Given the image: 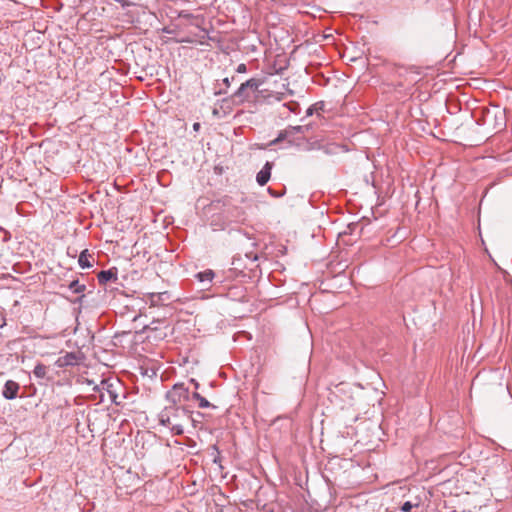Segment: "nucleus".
Here are the masks:
<instances>
[{"instance_id":"1","label":"nucleus","mask_w":512,"mask_h":512,"mask_svg":"<svg viewBox=\"0 0 512 512\" xmlns=\"http://www.w3.org/2000/svg\"><path fill=\"white\" fill-rule=\"evenodd\" d=\"M191 418V412L184 406L168 405L159 414V421L175 435L184 433L185 425Z\"/></svg>"},{"instance_id":"2","label":"nucleus","mask_w":512,"mask_h":512,"mask_svg":"<svg viewBox=\"0 0 512 512\" xmlns=\"http://www.w3.org/2000/svg\"><path fill=\"white\" fill-rule=\"evenodd\" d=\"M309 126H289L286 129L282 130L277 138L272 140L269 143V146H273L278 144L281 141L287 140L291 145H299V143L296 142V140L293 138L296 134H305L308 132Z\"/></svg>"},{"instance_id":"3","label":"nucleus","mask_w":512,"mask_h":512,"mask_svg":"<svg viewBox=\"0 0 512 512\" xmlns=\"http://www.w3.org/2000/svg\"><path fill=\"white\" fill-rule=\"evenodd\" d=\"M264 83L262 79L250 78L242 83L240 87L233 94V98L238 99L240 102L246 101L250 97V91L255 92Z\"/></svg>"},{"instance_id":"4","label":"nucleus","mask_w":512,"mask_h":512,"mask_svg":"<svg viewBox=\"0 0 512 512\" xmlns=\"http://www.w3.org/2000/svg\"><path fill=\"white\" fill-rule=\"evenodd\" d=\"M190 397L189 390L184 384H175L166 394L167 400L171 403L170 405L182 406L183 403L190 400Z\"/></svg>"},{"instance_id":"5","label":"nucleus","mask_w":512,"mask_h":512,"mask_svg":"<svg viewBox=\"0 0 512 512\" xmlns=\"http://www.w3.org/2000/svg\"><path fill=\"white\" fill-rule=\"evenodd\" d=\"M19 390V384L13 380L6 381L3 389L4 398L11 400L17 397V393Z\"/></svg>"},{"instance_id":"6","label":"nucleus","mask_w":512,"mask_h":512,"mask_svg":"<svg viewBox=\"0 0 512 512\" xmlns=\"http://www.w3.org/2000/svg\"><path fill=\"white\" fill-rule=\"evenodd\" d=\"M273 164L266 162L264 167L257 173L256 180L260 186H264L270 179Z\"/></svg>"},{"instance_id":"7","label":"nucleus","mask_w":512,"mask_h":512,"mask_svg":"<svg viewBox=\"0 0 512 512\" xmlns=\"http://www.w3.org/2000/svg\"><path fill=\"white\" fill-rule=\"evenodd\" d=\"M78 358L75 353L69 352L59 357L56 361L58 367L72 366L77 364Z\"/></svg>"},{"instance_id":"8","label":"nucleus","mask_w":512,"mask_h":512,"mask_svg":"<svg viewBox=\"0 0 512 512\" xmlns=\"http://www.w3.org/2000/svg\"><path fill=\"white\" fill-rule=\"evenodd\" d=\"M93 262L94 258L88 253L87 250H84L80 253L78 263L82 269L91 268L93 266Z\"/></svg>"},{"instance_id":"9","label":"nucleus","mask_w":512,"mask_h":512,"mask_svg":"<svg viewBox=\"0 0 512 512\" xmlns=\"http://www.w3.org/2000/svg\"><path fill=\"white\" fill-rule=\"evenodd\" d=\"M116 272L112 270H103L98 274V281L101 284L107 283L110 280H116Z\"/></svg>"},{"instance_id":"10","label":"nucleus","mask_w":512,"mask_h":512,"mask_svg":"<svg viewBox=\"0 0 512 512\" xmlns=\"http://www.w3.org/2000/svg\"><path fill=\"white\" fill-rule=\"evenodd\" d=\"M214 275V272L208 269L203 272H199L196 277L200 282L210 284L214 278Z\"/></svg>"},{"instance_id":"11","label":"nucleus","mask_w":512,"mask_h":512,"mask_svg":"<svg viewBox=\"0 0 512 512\" xmlns=\"http://www.w3.org/2000/svg\"><path fill=\"white\" fill-rule=\"evenodd\" d=\"M47 367L41 363L37 364L33 370V374L35 377L39 379H43L46 376Z\"/></svg>"},{"instance_id":"12","label":"nucleus","mask_w":512,"mask_h":512,"mask_svg":"<svg viewBox=\"0 0 512 512\" xmlns=\"http://www.w3.org/2000/svg\"><path fill=\"white\" fill-rule=\"evenodd\" d=\"M192 398L197 400L199 402V407L200 408H208V407H211V403L204 397H202L199 393L197 392H194L192 394Z\"/></svg>"},{"instance_id":"13","label":"nucleus","mask_w":512,"mask_h":512,"mask_svg":"<svg viewBox=\"0 0 512 512\" xmlns=\"http://www.w3.org/2000/svg\"><path fill=\"white\" fill-rule=\"evenodd\" d=\"M69 289L76 293H82L85 290V285L80 284L78 280L71 281L69 284Z\"/></svg>"},{"instance_id":"14","label":"nucleus","mask_w":512,"mask_h":512,"mask_svg":"<svg viewBox=\"0 0 512 512\" xmlns=\"http://www.w3.org/2000/svg\"><path fill=\"white\" fill-rule=\"evenodd\" d=\"M419 504H420V503H419V501H415V502H413V501H406V502L402 505L401 510H402L403 512H409L412 508H414V507H418V506H419Z\"/></svg>"},{"instance_id":"15","label":"nucleus","mask_w":512,"mask_h":512,"mask_svg":"<svg viewBox=\"0 0 512 512\" xmlns=\"http://www.w3.org/2000/svg\"><path fill=\"white\" fill-rule=\"evenodd\" d=\"M166 293H150L149 299L152 305H155L158 301L162 299V296Z\"/></svg>"},{"instance_id":"16","label":"nucleus","mask_w":512,"mask_h":512,"mask_svg":"<svg viewBox=\"0 0 512 512\" xmlns=\"http://www.w3.org/2000/svg\"><path fill=\"white\" fill-rule=\"evenodd\" d=\"M236 72L238 73H246L247 72V66L244 63H241L237 66Z\"/></svg>"},{"instance_id":"17","label":"nucleus","mask_w":512,"mask_h":512,"mask_svg":"<svg viewBox=\"0 0 512 512\" xmlns=\"http://www.w3.org/2000/svg\"><path fill=\"white\" fill-rule=\"evenodd\" d=\"M189 422H192L193 426L196 427V423L199 422V418H194L191 415V418H190Z\"/></svg>"},{"instance_id":"18","label":"nucleus","mask_w":512,"mask_h":512,"mask_svg":"<svg viewBox=\"0 0 512 512\" xmlns=\"http://www.w3.org/2000/svg\"><path fill=\"white\" fill-rule=\"evenodd\" d=\"M268 191L274 196V197H280L282 196V193H276V192H272V190L269 188Z\"/></svg>"},{"instance_id":"19","label":"nucleus","mask_w":512,"mask_h":512,"mask_svg":"<svg viewBox=\"0 0 512 512\" xmlns=\"http://www.w3.org/2000/svg\"><path fill=\"white\" fill-rule=\"evenodd\" d=\"M306 114H307V116H311L313 114V108L312 107L308 108L306 111Z\"/></svg>"},{"instance_id":"20","label":"nucleus","mask_w":512,"mask_h":512,"mask_svg":"<svg viewBox=\"0 0 512 512\" xmlns=\"http://www.w3.org/2000/svg\"><path fill=\"white\" fill-rule=\"evenodd\" d=\"M199 128H200V124H199V123H194V124H193V129H194L195 131L199 130Z\"/></svg>"},{"instance_id":"21","label":"nucleus","mask_w":512,"mask_h":512,"mask_svg":"<svg viewBox=\"0 0 512 512\" xmlns=\"http://www.w3.org/2000/svg\"><path fill=\"white\" fill-rule=\"evenodd\" d=\"M223 82H224V84H225L226 86H229V85H230V80H229V78H225V79L223 80Z\"/></svg>"},{"instance_id":"22","label":"nucleus","mask_w":512,"mask_h":512,"mask_svg":"<svg viewBox=\"0 0 512 512\" xmlns=\"http://www.w3.org/2000/svg\"><path fill=\"white\" fill-rule=\"evenodd\" d=\"M194 384H195V387L198 388V383L194 381V379L191 380Z\"/></svg>"}]
</instances>
